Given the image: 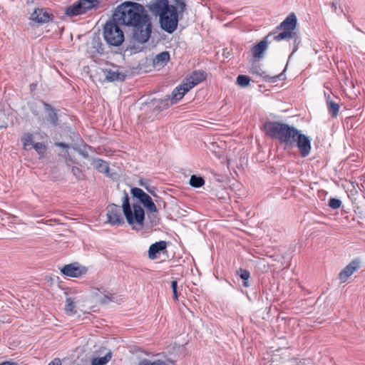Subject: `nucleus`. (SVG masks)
Instances as JSON below:
<instances>
[{"instance_id":"f257e3e1","label":"nucleus","mask_w":365,"mask_h":365,"mask_svg":"<svg viewBox=\"0 0 365 365\" xmlns=\"http://www.w3.org/2000/svg\"><path fill=\"white\" fill-rule=\"evenodd\" d=\"M113 16L121 25L133 27L132 40L134 42L143 44L149 40L152 23L144 6L126 1L115 8Z\"/></svg>"},{"instance_id":"f03ea898","label":"nucleus","mask_w":365,"mask_h":365,"mask_svg":"<svg viewBox=\"0 0 365 365\" xmlns=\"http://www.w3.org/2000/svg\"><path fill=\"white\" fill-rule=\"evenodd\" d=\"M106 210L108 222L112 225L119 226L124 223V219L122 216L123 212L129 225L136 224L140 228H142L143 226L145 219L144 210L138 204H134L132 208L130 205L129 197L126 192L124 193L123 197L122 207L112 204L107 207Z\"/></svg>"},{"instance_id":"7ed1b4c3","label":"nucleus","mask_w":365,"mask_h":365,"mask_svg":"<svg viewBox=\"0 0 365 365\" xmlns=\"http://www.w3.org/2000/svg\"><path fill=\"white\" fill-rule=\"evenodd\" d=\"M146 7L155 16H159V22L163 30L173 34L178 28V11L169 4L168 0H146Z\"/></svg>"},{"instance_id":"20e7f679","label":"nucleus","mask_w":365,"mask_h":365,"mask_svg":"<svg viewBox=\"0 0 365 365\" xmlns=\"http://www.w3.org/2000/svg\"><path fill=\"white\" fill-rule=\"evenodd\" d=\"M297 19L294 14H289L282 22H281L274 31L269 32L266 36L269 41H287L292 38L295 33Z\"/></svg>"},{"instance_id":"39448f33","label":"nucleus","mask_w":365,"mask_h":365,"mask_svg":"<svg viewBox=\"0 0 365 365\" xmlns=\"http://www.w3.org/2000/svg\"><path fill=\"white\" fill-rule=\"evenodd\" d=\"M119 25L121 24L115 21L112 16V19L108 21L103 26V38L110 46H119L124 41V34Z\"/></svg>"},{"instance_id":"423d86ee","label":"nucleus","mask_w":365,"mask_h":365,"mask_svg":"<svg viewBox=\"0 0 365 365\" xmlns=\"http://www.w3.org/2000/svg\"><path fill=\"white\" fill-rule=\"evenodd\" d=\"M99 0H78L65 9V14L73 17L86 14L98 6Z\"/></svg>"},{"instance_id":"0eeeda50","label":"nucleus","mask_w":365,"mask_h":365,"mask_svg":"<svg viewBox=\"0 0 365 365\" xmlns=\"http://www.w3.org/2000/svg\"><path fill=\"white\" fill-rule=\"evenodd\" d=\"M54 16L47 8H36L31 13L29 19L31 21L30 25L34 26V24L42 25L53 20Z\"/></svg>"},{"instance_id":"6e6552de","label":"nucleus","mask_w":365,"mask_h":365,"mask_svg":"<svg viewBox=\"0 0 365 365\" xmlns=\"http://www.w3.org/2000/svg\"><path fill=\"white\" fill-rule=\"evenodd\" d=\"M287 125L286 123L268 120L264 123L263 128L267 136L279 141Z\"/></svg>"},{"instance_id":"1a4fd4ad","label":"nucleus","mask_w":365,"mask_h":365,"mask_svg":"<svg viewBox=\"0 0 365 365\" xmlns=\"http://www.w3.org/2000/svg\"><path fill=\"white\" fill-rule=\"evenodd\" d=\"M130 192L133 197L139 200L148 212H157V207L153 200L150 196L145 193L142 189L133 187L131 189Z\"/></svg>"},{"instance_id":"9d476101","label":"nucleus","mask_w":365,"mask_h":365,"mask_svg":"<svg viewBox=\"0 0 365 365\" xmlns=\"http://www.w3.org/2000/svg\"><path fill=\"white\" fill-rule=\"evenodd\" d=\"M299 130L294 126L287 124L279 142L283 145L284 149H292L295 147V139Z\"/></svg>"},{"instance_id":"9b49d317","label":"nucleus","mask_w":365,"mask_h":365,"mask_svg":"<svg viewBox=\"0 0 365 365\" xmlns=\"http://www.w3.org/2000/svg\"><path fill=\"white\" fill-rule=\"evenodd\" d=\"M61 272L63 275L70 277H80L87 272V268L81 266L78 262L71 263L64 265Z\"/></svg>"},{"instance_id":"f8f14e48","label":"nucleus","mask_w":365,"mask_h":365,"mask_svg":"<svg viewBox=\"0 0 365 365\" xmlns=\"http://www.w3.org/2000/svg\"><path fill=\"white\" fill-rule=\"evenodd\" d=\"M295 147L298 148L300 155L305 158L311 152V139L299 132L295 139Z\"/></svg>"},{"instance_id":"ddd939ff","label":"nucleus","mask_w":365,"mask_h":365,"mask_svg":"<svg viewBox=\"0 0 365 365\" xmlns=\"http://www.w3.org/2000/svg\"><path fill=\"white\" fill-rule=\"evenodd\" d=\"M361 262L359 258L352 260L339 273L338 277L340 282L341 283L346 282L361 267Z\"/></svg>"},{"instance_id":"4468645a","label":"nucleus","mask_w":365,"mask_h":365,"mask_svg":"<svg viewBox=\"0 0 365 365\" xmlns=\"http://www.w3.org/2000/svg\"><path fill=\"white\" fill-rule=\"evenodd\" d=\"M86 52L91 58H94L98 55L104 54V45L99 36H94L91 42L88 43Z\"/></svg>"},{"instance_id":"2eb2a0df","label":"nucleus","mask_w":365,"mask_h":365,"mask_svg":"<svg viewBox=\"0 0 365 365\" xmlns=\"http://www.w3.org/2000/svg\"><path fill=\"white\" fill-rule=\"evenodd\" d=\"M206 78V73L202 70H196L187 76L182 81L187 85V88L190 90L200 83L202 82Z\"/></svg>"},{"instance_id":"dca6fc26","label":"nucleus","mask_w":365,"mask_h":365,"mask_svg":"<svg viewBox=\"0 0 365 365\" xmlns=\"http://www.w3.org/2000/svg\"><path fill=\"white\" fill-rule=\"evenodd\" d=\"M105 78L109 82H113L115 81H124L126 75L120 72L118 68L116 66H113L112 68H103L102 69Z\"/></svg>"},{"instance_id":"f3484780","label":"nucleus","mask_w":365,"mask_h":365,"mask_svg":"<svg viewBox=\"0 0 365 365\" xmlns=\"http://www.w3.org/2000/svg\"><path fill=\"white\" fill-rule=\"evenodd\" d=\"M42 104L46 113L47 121L54 127L58 125L59 122L56 109L46 102L42 101Z\"/></svg>"},{"instance_id":"a211bd4d","label":"nucleus","mask_w":365,"mask_h":365,"mask_svg":"<svg viewBox=\"0 0 365 365\" xmlns=\"http://www.w3.org/2000/svg\"><path fill=\"white\" fill-rule=\"evenodd\" d=\"M270 43L271 41H269L268 37L265 36L261 41H259L258 43H257L252 48L251 51L253 57L255 58H262L264 53L267 49L268 45Z\"/></svg>"},{"instance_id":"6ab92c4d","label":"nucleus","mask_w":365,"mask_h":365,"mask_svg":"<svg viewBox=\"0 0 365 365\" xmlns=\"http://www.w3.org/2000/svg\"><path fill=\"white\" fill-rule=\"evenodd\" d=\"M190 89L187 85L182 83L177 86L172 92L171 97L170 96V104L173 105L178 103V101L182 99L185 94L188 92Z\"/></svg>"},{"instance_id":"aec40b11","label":"nucleus","mask_w":365,"mask_h":365,"mask_svg":"<svg viewBox=\"0 0 365 365\" xmlns=\"http://www.w3.org/2000/svg\"><path fill=\"white\" fill-rule=\"evenodd\" d=\"M167 247L165 241H159L152 244L148 250V257L150 259H157V255L165 250Z\"/></svg>"},{"instance_id":"412c9836","label":"nucleus","mask_w":365,"mask_h":365,"mask_svg":"<svg viewBox=\"0 0 365 365\" xmlns=\"http://www.w3.org/2000/svg\"><path fill=\"white\" fill-rule=\"evenodd\" d=\"M91 165L99 172L108 174L109 166L107 162L100 158H93Z\"/></svg>"},{"instance_id":"4be33fe9","label":"nucleus","mask_w":365,"mask_h":365,"mask_svg":"<svg viewBox=\"0 0 365 365\" xmlns=\"http://www.w3.org/2000/svg\"><path fill=\"white\" fill-rule=\"evenodd\" d=\"M260 68L257 66L254 67L252 66L250 72L252 73H256L262 76L266 81H268L269 83H275L277 81L278 79H279L280 76L282 75V73L274 76H269V75L266 74V72L262 71L259 72Z\"/></svg>"},{"instance_id":"5701e85b","label":"nucleus","mask_w":365,"mask_h":365,"mask_svg":"<svg viewBox=\"0 0 365 365\" xmlns=\"http://www.w3.org/2000/svg\"><path fill=\"white\" fill-rule=\"evenodd\" d=\"M170 60V53L168 51H163L155 57L153 64L155 66H164Z\"/></svg>"},{"instance_id":"b1692460","label":"nucleus","mask_w":365,"mask_h":365,"mask_svg":"<svg viewBox=\"0 0 365 365\" xmlns=\"http://www.w3.org/2000/svg\"><path fill=\"white\" fill-rule=\"evenodd\" d=\"M327 105L328 111L332 118H336L338 115L339 105L337 103L334 102L331 99H327Z\"/></svg>"},{"instance_id":"393cba45","label":"nucleus","mask_w":365,"mask_h":365,"mask_svg":"<svg viewBox=\"0 0 365 365\" xmlns=\"http://www.w3.org/2000/svg\"><path fill=\"white\" fill-rule=\"evenodd\" d=\"M153 103L155 105V108L159 110H165L168 108L170 105H171L170 101V96H168L164 99H154Z\"/></svg>"},{"instance_id":"a878e982","label":"nucleus","mask_w":365,"mask_h":365,"mask_svg":"<svg viewBox=\"0 0 365 365\" xmlns=\"http://www.w3.org/2000/svg\"><path fill=\"white\" fill-rule=\"evenodd\" d=\"M112 357L110 352L106 354L104 356L94 358L91 360V365H106Z\"/></svg>"},{"instance_id":"bb28decb","label":"nucleus","mask_w":365,"mask_h":365,"mask_svg":"<svg viewBox=\"0 0 365 365\" xmlns=\"http://www.w3.org/2000/svg\"><path fill=\"white\" fill-rule=\"evenodd\" d=\"M237 273L240 275V278L243 280L242 285L245 287H249V279L250 277V273L249 271L240 268Z\"/></svg>"},{"instance_id":"cd10ccee","label":"nucleus","mask_w":365,"mask_h":365,"mask_svg":"<svg viewBox=\"0 0 365 365\" xmlns=\"http://www.w3.org/2000/svg\"><path fill=\"white\" fill-rule=\"evenodd\" d=\"M205 183L204 179L200 176L192 175L190 179V185L194 187H200Z\"/></svg>"},{"instance_id":"c85d7f7f","label":"nucleus","mask_w":365,"mask_h":365,"mask_svg":"<svg viewBox=\"0 0 365 365\" xmlns=\"http://www.w3.org/2000/svg\"><path fill=\"white\" fill-rule=\"evenodd\" d=\"M65 309L67 314H73L76 312L75 303L71 297L66 300Z\"/></svg>"},{"instance_id":"c756f323","label":"nucleus","mask_w":365,"mask_h":365,"mask_svg":"<svg viewBox=\"0 0 365 365\" xmlns=\"http://www.w3.org/2000/svg\"><path fill=\"white\" fill-rule=\"evenodd\" d=\"M21 141L23 143L24 147L26 148L29 145H34V135L30 133H25L21 137Z\"/></svg>"},{"instance_id":"7c9ffc66","label":"nucleus","mask_w":365,"mask_h":365,"mask_svg":"<svg viewBox=\"0 0 365 365\" xmlns=\"http://www.w3.org/2000/svg\"><path fill=\"white\" fill-rule=\"evenodd\" d=\"M138 365H167L165 361L157 359L154 361H151L148 359H142L139 361Z\"/></svg>"},{"instance_id":"2f4dec72","label":"nucleus","mask_w":365,"mask_h":365,"mask_svg":"<svg viewBox=\"0 0 365 365\" xmlns=\"http://www.w3.org/2000/svg\"><path fill=\"white\" fill-rule=\"evenodd\" d=\"M250 78L245 75H239L237 78V83L242 87H246L249 85Z\"/></svg>"},{"instance_id":"473e14b6","label":"nucleus","mask_w":365,"mask_h":365,"mask_svg":"<svg viewBox=\"0 0 365 365\" xmlns=\"http://www.w3.org/2000/svg\"><path fill=\"white\" fill-rule=\"evenodd\" d=\"M175 5H173L179 14L183 13L186 9V4L185 0H173Z\"/></svg>"},{"instance_id":"72a5a7b5","label":"nucleus","mask_w":365,"mask_h":365,"mask_svg":"<svg viewBox=\"0 0 365 365\" xmlns=\"http://www.w3.org/2000/svg\"><path fill=\"white\" fill-rule=\"evenodd\" d=\"M341 204H342V202L340 200L331 197L329 200L328 205L331 208H332L334 210H336V209H339L341 206Z\"/></svg>"},{"instance_id":"f704fd0d","label":"nucleus","mask_w":365,"mask_h":365,"mask_svg":"<svg viewBox=\"0 0 365 365\" xmlns=\"http://www.w3.org/2000/svg\"><path fill=\"white\" fill-rule=\"evenodd\" d=\"M71 173H73V175L76 177V178L77 180H81L84 177V175H83L82 170L76 166L71 167Z\"/></svg>"},{"instance_id":"c9c22d12","label":"nucleus","mask_w":365,"mask_h":365,"mask_svg":"<svg viewBox=\"0 0 365 365\" xmlns=\"http://www.w3.org/2000/svg\"><path fill=\"white\" fill-rule=\"evenodd\" d=\"M33 148L39 155L43 154L46 150V145L43 143H35Z\"/></svg>"},{"instance_id":"e433bc0d","label":"nucleus","mask_w":365,"mask_h":365,"mask_svg":"<svg viewBox=\"0 0 365 365\" xmlns=\"http://www.w3.org/2000/svg\"><path fill=\"white\" fill-rule=\"evenodd\" d=\"M171 288L173 293V298L175 300H178V282L176 280H173L171 282Z\"/></svg>"},{"instance_id":"4c0bfd02","label":"nucleus","mask_w":365,"mask_h":365,"mask_svg":"<svg viewBox=\"0 0 365 365\" xmlns=\"http://www.w3.org/2000/svg\"><path fill=\"white\" fill-rule=\"evenodd\" d=\"M65 163L67 166H71L73 164H76V161L70 156V155L67 153L65 155Z\"/></svg>"},{"instance_id":"58836bf2","label":"nucleus","mask_w":365,"mask_h":365,"mask_svg":"<svg viewBox=\"0 0 365 365\" xmlns=\"http://www.w3.org/2000/svg\"><path fill=\"white\" fill-rule=\"evenodd\" d=\"M146 190L150 193L154 197H158L156 193H155V187L154 186H148L145 187Z\"/></svg>"},{"instance_id":"ea45409f","label":"nucleus","mask_w":365,"mask_h":365,"mask_svg":"<svg viewBox=\"0 0 365 365\" xmlns=\"http://www.w3.org/2000/svg\"><path fill=\"white\" fill-rule=\"evenodd\" d=\"M78 153L83 158H88V153L84 149H79Z\"/></svg>"},{"instance_id":"a19ab883","label":"nucleus","mask_w":365,"mask_h":365,"mask_svg":"<svg viewBox=\"0 0 365 365\" xmlns=\"http://www.w3.org/2000/svg\"><path fill=\"white\" fill-rule=\"evenodd\" d=\"M112 300V296H108L107 294H105L103 298L102 299L101 302L102 303H108V302Z\"/></svg>"},{"instance_id":"79ce46f5","label":"nucleus","mask_w":365,"mask_h":365,"mask_svg":"<svg viewBox=\"0 0 365 365\" xmlns=\"http://www.w3.org/2000/svg\"><path fill=\"white\" fill-rule=\"evenodd\" d=\"M55 145L58 147L65 148L66 150L69 148V145L65 143L58 142V143H56Z\"/></svg>"},{"instance_id":"37998d69","label":"nucleus","mask_w":365,"mask_h":365,"mask_svg":"<svg viewBox=\"0 0 365 365\" xmlns=\"http://www.w3.org/2000/svg\"><path fill=\"white\" fill-rule=\"evenodd\" d=\"M48 365H61L59 359H55L54 361H51Z\"/></svg>"},{"instance_id":"c03bdc74","label":"nucleus","mask_w":365,"mask_h":365,"mask_svg":"<svg viewBox=\"0 0 365 365\" xmlns=\"http://www.w3.org/2000/svg\"><path fill=\"white\" fill-rule=\"evenodd\" d=\"M140 185L144 187L145 188V187H148L149 185H148V182L146 180H140Z\"/></svg>"},{"instance_id":"a18cd8bd","label":"nucleus","mask_w":365,"mask_h":365,"mask_svg":"<svg viewBox=\"0 0 365 365\" xmlns=\"http://www.w3.org/2000/svg\"><path fill=\"white\" fill-rule=\"evenodd\" d=\"M0 365H18L16 363L10 362V361H4L0 364Z\"/></svg>"},{"instance_id":"49530a36","label":"nucleus","mask_w":365,"mask_h":365,"mask_svg":"<svg viewBox=\"0 0 365 365\" xmlns=\"http://www.w3.org/2000/svg\"><path fill=\"white\" fill-rule=\"evenodd\" d=\"M324 96H325V97H326L327 100V99H331V96H330V94H329V93H324Z\"/></svg>"},{"instance_id":"de8ad7c7","label":"nucleus","mask_w":365,"mask_h":365,"mask_svg":"<svg viewBox=\"0 0 365 365\" xmlns=\"http://www.w3.org/2000/svg\"><path fill=\"white\" fill-rule=\"evenodd\" d=\"M296 51H297V48H294V50H293V51H292V54L294 52H295Z\"/></svg>"}]
</instances>
